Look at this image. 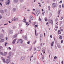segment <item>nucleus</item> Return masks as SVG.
<instances>
[{
  "label": "nucleus",
  "mask_w": 64,
  "mask_h": 64,
  "mask_svg": "<svg viewBox=\"0 0 64 64\" xmlns=\"http://www.w3.org/2000/svg\"><path fill=\"white\" fill-rule=\"evenodd\" d=\"M40 47L38 48H37V50L38 51H39L40 50Z\"/></svg>",
  "instance_id": "nucleus-9"
},
{
  "label": "nucleus",
  "mask_w": 64,
  "mask_h": 64,
  "mask_svg": "<svg viewBox=\"0 0 64 64\" xmlns=\"http://www.w3.org/2000/svg\"><path fill=\"white\" fill-rule=\"evenodd\" d=\"M0 5H1V6H2V2H1V3H0Z\"/></svg>",
  "instance_id": "nucleus-54"
},
{
  "label": "nucleus",
  "mask_w": 64,
  "mask_h": 64,
  "mask_svg": "<svg viewBox=\"0 0 64 64\" xmlns=\"http://www.w3.org/2000/svg\"><path fill=\"white\" fill-rule=\"evenodd\" d=\"M2 58L4 62V63H5V60L4 59V58L2 57Z\"/></svg>",
  "instance_id": "nucleus-7"
},
{
  "label": "nucleus",
  "mask_w": 64,
  "mask_h": 64,
  "mask_svg": "<svg viewBox=\"0 0 64 64\" xmlns=\"http://www.w3.org/2000/svg\"><path fill=\"white\" fill-rule=\"evenodd\" d=\"M60 39H62V36H61L60 37Z\"/></svg>",
  "instance_id": "nucleus-27"
},
{
  "label": "nucleus",
  "mask_w": 64,
  "mask_h": 64,
  "mask_svg": "<svg viewBox=\"0 0 64 64\" xmlns=\"http://www.w3.org/2000/svg\"><path fill=\"white\" fill-rule=\"evenodd\" d=\"M45 13V11H43V13L42 14V15L43 16H44V13Z\"/></svg>",
  "instance_id": "nucleus-17"
},
{
  "label": "nucleus",
  "mask_w": 64,
  "mask_h": 64,
  "mask_svg": "<svg viewBox=\"0 0 64 64\" xmlns=\"http://www.w3.org/2000/svg\"><path fill=\"white\" fill-rule=\"evenodd\" d=\"M24 21H26V20H25L24 19H25V18H24Z\"/></svg>",
  "instance_id": "nucleus-49"
},
{
  "label": "nucleus",
  "mask_w": 64,
  "mask_h": 64,
  "mask_svg": "<svg viewBox=\"0 0 64 64\" xmlns=\"http://www.w3.org/2000/svg\"><path fill=\"white\" fill-rule=\"evenodd\" d=\"M10 0H8V1L6 3V5H9L10 4Z\"/></svg>",
  "instance_id": "nucleus-2"
},
{
  "label": "nucleus",
  "mask_w": 64,
  "mask_h": 64,
  "mask_svg": "<svg viewBox=\"0 0 64 64\" xmlns=\"http://www.w3.org/2000/svg\"><path fill=\"white\" fill-rule=\"evenodd\" d=\"M48 8H50V6H49L48 7Z\"/></svg>",
  "instance_id": "nucleus-59"
},
{
  "label": "nucleus",
  "mask_w": 64,
  "mask_h": 64,
  "mask_svg": "<svg viewBox=\"0 0 64 64\" xmlns=\"http://www.w3.org/2000/svg\"><path fill=\"white\" fill-rule=\"evenodd\" d=\"M39 20L40 21H42V20H41V18H39Z\"/></svg>",
  "instance_id": "nucleus-31"
},
{
  "label": "nucleus",
  "mask_w": 64,
  "mask_h": 64,
  "mask_svg": "<svg viewBox=\"0 0 64 64\" xmlns=\"http://www.w3.org/2000/svg\"><path fill=\"white\" fill-rule=\"evenodd\" d=\"M4 35L3 34L0 35V39H2L3 38Z\"/></svg>",
  "instance_id": "nucleus-3"
},
{
  "label": "nucleus",
  "mask_w": 64,
  "mask_h": 64,
  "mask_svg": "<svg viewBox=\"0 0 64 64\" xmlns=\"http://www.w3.org/2000/svg\"><path fill=\"white\" fill-rule=\"evenodd\" d=\"M17 34L15 35V36H14V38H16V37H17Z\"/></svg>",
  "instance_id": "nucleus-29"
},
{
  "label": "nucleus",
  "mask_w": 64,
  "mask_h": 64,
  "mask_svg": "<svg viewBox=\"0 0 64 64\" xmlns=\"http://www.w3.org/2000/svg\"><path fill=\"white\" fill-rule=\"evenodd\" d=\"M56 58H57V57L56 56H55L54 58V59H56Z\"/></svg>",
  "instance_id": "nucleus-42"
},
{
  "label": "nucleus",
  "mask_w": 64,
  "mask_h": 64,
  "mask_svg": "<svg viewBox=\"0 0 64 64\" xmlns=\"http://www.w3.org/2000/svg\"><path fill=\"white\" fill-rule=\"evenodd\" d=\"M45 21L47 22V21H48V19H47V18H45Z\"/></svg>",
  "instance_id": "nucleus-19"
},
{
  "label": "nucleus",
  "mask_w": 64,
  "mask_h": 64,
  "mask_svg": "<svg viewBox=\"0 0 64 64\" xmlns=\"http://www.w3.org/2000/svg\"><path fill=\"white\" fill-rule=\"evenodd\" d=\"M7 42H6L5 44V46H7Z\"/></svg>",
  "instance_id": "nucleus-33"
},
{
  "label": "nucleus",
  "mask_w": 64,
  "mask_h": 64,
  "mask_svg": "<svg viewBox=\"0 0 64 64\" xmlns=\"http://www.w3.org/2000/svg\"><path fill=\"white\" fill-rule=\"evenodd\" d=\"M62 8H64V4H62Z\"/></svg>",
  "instance_id": "nucleus-51"
},
{
  "label": "nucleus",
  "mask_w": 64,
  "mask_h": 64,
  "mask_svg": "<svg viewBox=\"0 0 64 64\" xmlns=\"http://www.w3.org/2000/svg\"><path fill=\"white\" fill-rule=\"evenodd\" d=\"M32 13L33 14H34V15H36L35 14V13H34V12H32Z\"/></svg>",
  "instance_id": "nucleus-41"
},
{
  "label": "nucleus",
  "mask_w": 64,
  "mask_h": 64,
  "mask_svg": "<svg viewBox=\"0 0 64 64\" xmlns=\"http://www.w3.org/2000/svg\"><path fill=\"white\" fill-rule=\"evenodd\" d=\"M7 53L6 52H4V56H6V55H7Z\"/></svg>",
  "instance_id": "nucleus-14"
},
{
  "label": "nucleus",
  "mask_w": 64,
  "mask_h": 64,
  "mask_svg": "<svg viewBox=\"0 0 64 64\" xmlns=\"http://www.w3.org/2000/svg\"><path fill=\"white\" fill-rule=\"evenodd\" d=\"M37 25H36L35 26V28H36V27H37Z\"/></svg>",
  "instance_id": "nucleus-35"
},
{
  "label": "nucleus",
  "mask_w": 64,
  "mask_h": 64,
  "mask_svg": "<svg viewBox=\"0 0 64 64\" xmlns=\"http://www.w3.org/2000/svg\"><path fill=\"white\" fill-rule=\"evenodd\" d=\"M45 50H42V52L43 53H45Z\"/></svg>",
  "instance_id": "nucleus-26"
},
{
  "label": "nucleus",
  "mask_w": 64,
  "mask_h": 64,
  "mask_svg": "<svg viewBox=\"0 0 64 64\" xmlns=\"http://www.w3.org/2000/svg\"><path fill=\"white\" fill-rule=\"evenodd\" d=\"M29 22H30V23H31V20H30L29 21Z\"/></svg>",
  "instance_id": "nucleus-62"
},
{
  "label": "nucleus",
  "mask_w": 64,
  "mask_h": 64,
  "mask_svg": "<svg viewBox=\"0 0 64 64\" xmlns=\"http://www.w3.org/2000/svg\"><path fill=\"white\" fill-rule=\"evenodd\" d=\"M23 58H22L21 59V61H22V60H23Z\"/></svg>",
  "instance_id": "nucleus-53"
},
{
  "label": "nucleus",
  "mask_w": 64,
  "mask_h": 64,
  "mask_svg": "<svg viewBox=\"0 0 64 64\" xmlns=\"http://www.w3.org/2000/svg\"><path fill=\"white\" fill-rule=\"evenodd\" d=\"M7 58H9V59H10V56H7Z\"/></svg>",
  "instance_id": "nucleus-32"
},
{
  "label": "nucleus",
  "mask_w": 64,
  "mask_h": 64,
  "mask_svg": "<svg viewBox=\"0 0 64 64\" xmlns=\"http://www.w3.org/2000/svg\"><path fill=\"white\" fill-rule=\"evenodd\" d=\"M2 32H4V30H2Z\"/></svg>",
  "instance_id": "nucleus-58"
},
{
  "label": "nucleus",
  "mask_w": 64,
  "mask_h": 64,
  "mask_svg": "<svg viewBox=\"0 0 64 64\" xmlns=\"http://www.w3.org/2000/svg\"><path fill=\"white\" fill-rule=\"evenodd\" d=\"M39 14H40V12H36V14H37V15H39Z\"/></svg>",
  "instance_id": "nucleus-20"
},
{
  "label": "nucleus",
  "mask_w": 64,
  "mask_h": 64,
  "mask_svg": "<svg viewBox=\"0 0 64 64\" xmlns=\"http://www.w3.org/2000/svg\"><path fill=\"white\" fill-rule=\"evenodd\" d=\"M39 6H40V7H41V6H41V4H40Z\"/></svg>",
  "instance_id": "nucleus-60"
},
{
  "label": "nucleus",
  "mask_w": 64,
  "mask_h": 64,
  "mask_svg": "<svg viewBox=\"0 0 64 64\" xmlns=\"http://www.w3.org/2000/svg\"><path fill=\"white\" fill-rule=\"evenodd\" d=\"M62 1H61L60 2V3L61 4L62 3Z\"/></svg>",
  "instance_id": "nucleus-43"
},
{
  "label": "nucleus",
  "mask_w": 64,
  "mask_h": 64,
  "mask_svg": "<svg viewBox=\"0 0 64 64\" xmlns=\"http://www.w3.org/2000/svg\"><path fill=\"white\" fill-rule=\"evenodd\" d=\"M54 44V42H53L52 43V44L51 46H53L54 45V44Z\"/></svg>",
  "instance_id": "nucleus-15"
},
{
  "label": "nucleus",
  "mask_w": 64,
  "mask_h": 64,
  "mask_svg": "<svg viewBox=\"0 0 64 64\" xmlns=\"http://www.w3.org/2000/svg\"><path fill=\"white\" fill-rule=\"evenodd\" d=\"M16 40L17 39H15L13 41V42H12V44H15V42H16Z\"/></svg>",
  "instance_id": "nucleus-5"
},
{
  "label": "nucleus",
  "mask_w": 64,
  "mask_h": 64,
  "mask_svg": "<svg viewBox=\"0 0 64 64\" xmlns=\"http://www.w3.org/2000/svg\"><path fill=\"white\" fill-rule=\"evenodd\" d=\"M30 18L31 20H33V17L32 16H30Z\"/></svg>",
  "instance_id": "nucleus-8"
},
{
  "label": "nucleus",
  "mask_w": 64,
  "mask_h": 64,
  "mask_svg": "<svg viewBox=\"0 0 64 64\" xmlns=\"http://www.w3.org/2000/svg\"><path fill=\"white\" fill-rule=\"evenodd\" d=\"M10 59H8L6 61V63L7 64H8L10 62Z\"/></svg>",
  "instance_id": "nucleus-1"
},
{
  "label": "nucleus",
  "mask_w": 64,
  "mask_h": 64,
  "mask_svg": "<svg viewBox=\"0 0 64 64\" xmlns=\"http://www.w3.org/2000/svg\"><path fill=\"white\" fill-rule=\"evenodd\" d=\"M6 11H7V9H6L5 10V11L6 12Z\"/></svg>",
  "instance_id": "nucleus-39"
},
{
  "label": "nucleus",
  "mask_w": 64,
  "mask_h": 64,
  "mask_svg": "<svg viewBox=\"0 0 64 64\" xmlns=\"http://www.w3.org/2000/svg\"><path fill=\"white\" fill-rule=\"evenodd\" d=\"M1 12L2 13V14H3L4 13V11L3 10H1Z\"/></svg>",
  "instance_id": "nucleus-16"
},
{
  "label": "nucleus",
  "mask_w": 64,
  "mask_h": 64,
  "mask_svg": "<svg viewBox=\"0 0 64 64\" xmlns=\"http://www.w3.org/2000/svg\"><path fill=\"white\" fill-rule=\"evenodd\" d=\"M30 42L28 41V42L27 43L28 44H30Z\"/></svg>",
  "instance_id": "nucleus-30"
},
{
  "label": "nucleus",
  "mask_w": 64,
  "mask_h": 64,
  "mask_svg": "<svg viewBox=\"0 0 64 64\" xmlns=\"http://www.w3.org/2000/svg\"><path fill=\"white\" fill-rule=\"evenodd\" d=\"M2 48V47L0 46V49Z\"/></svg>",
  "instance_id": "nucleus-56"
},
{
  "label": "nucleus",
  "mask_w": 64,
  "mask_h": 64,
  "mask_svg": "<svg viewBox=\"0 0 64 64\" xmlns=\"http://www.w3.org/2000/svg\"><path fill=\"white\" fill-rule=\"evenodd\" d=\"M8 49H10V50H11V48H10V47H9Z\"/></svg>",
  "instance_id": "nucleus-40"
},
{
  "label": "nucleus",
  "mask_w": 64,
  "mask_h": 64,
  "mask_svg": "<svg viewBox=\"0 0 64 64\" xmlns=\"http://www.w3.org/2000/svg\"><path fill=\"white\" fill-rule=\"evenodd\" d=\"M18 42H20V43H22L23 42V40H22L21 39L20 40H18Z\"/></svg>",
  "instance_id": "nucleus-6"
},
{
  "label": "nucleus",
  "mask_w": 64,
  "mask_h": 64,
  "mask_svg": "<svg viewBox=\"0 0 64 64\" xmlns=\"http://www.w3.org/2000/svg\"><path fill=\"white\" fill-rule=\"evenodd\" d=\"M16 11V8H14L13 10V11Z\"/></svg>",
  "instance_id": "nucleus-25"
},
{
  "label": "nucleus",
  "mask_w": 64,
  "mask_h": 64,
  "mask_svg": "<svg viewBox=\"0 0 64 64\" xmlns=\"http://www.w3.org/2000/svg\"><path fill=\"white\" fill-rule=\"evenodd\" d=\"M48 22H49V23H50L52 24H53V22L52 20H48Z\"/></svg>",
  "instance_id": "nucleus-4"
},
{
  "label": "nucleus",
  "mask_w": 64,
  "mask_h": 64,
  "mask_svg": "<svg viewBox=\"0 0 64 64\" xmlns=\"http://www.w3.org/2000/svg\"><path fill=\"white\" fill-rule=\"evenodd\" d=\"M50 38H52V36H50Z\"/></svg>",
  "instance_id": "nucleus-52"
},
{
  "label": "nucleus",
  "mask_w": 64,
  "mask_h": 64,
  "mask_svg": "<svg viewBox=\"0 0 64 64\" xmlns=\"http://www.w3.org/2000/svg\"><path fill=\"white\" fill-rule=\"evenodd\" d=\"M61 18H62L60 19L61 20H62V19H64V18L63 17H62Z\"/></svg>",
  "instance_id": "nucleus-23"
},
{
  "label": "nucleus",
  "mask_w": 64,
  "mask_h": 64,
  "mask_svg": "<svg viewBox=\"0 0 64 64\" xmlns=\"http://www.w3.org/2000/svg\"><path fill=\"white\" fill-rule=\"evenodd\" d=\"M18 0H14V1L15 3H17V2H18Z\"/></svg>",
  "instance_id": "nucleus-11"
},
{
  "label": "nucleus",
  "mask_w": 64,
  "mask_h": 64,
  "mask_svg": "<svg viewBox=\"0 0 64 64\" xmlns=\"http://www.w3.org/2000/svg\"><path fill=\"white\" fill-rule=\"evenodd\" d=\"M62 64H63V61L62 62Z\"/></svg>",
  "instance_id": "nucleus-55"
},
{
  "label": "nucleus",
  "mask_w": 64,
  "mask_h": 64,
  "mask_svg": "<svg viewBox=\"0 0 64 64\" xmlns=\"http://www.w3.org/2000/svg\"><path fill=\"white\" fill-rule=\"evenodd\" d=\"M34 51H36V48H34Z\"/></svg>",
  "instance_id": "nucleus-38"
},
{
  "label": "nucleus",
  "mask_w": 64,
  "mask_h": 64,
  "mask_svg": "<svg viewBox=\"0 0 64 64\" xmlns=\"http://www.w3.org/2000/svg\"><path fill=\"white\" fill-rule=\"evenodd\" d=\"M59 7L60 8H61V5H60L59 6Z\"/></svg>",
  "instance_id": "nucleus-44"
},
{
  "label": "nucleus",
  "mask_w": 64,
  "mask_h": 64,
  "mask_svg": "<svg viewBox=\"0 0 64 64\" xmlns=\"http://www.w3.org/2000/svg\"><path fill=\"white\" fill-rule=\"evenodd\" d=\"M42 59L43 60L44 59V57H43L42 58Z\"/></svg>",
  "instance_id": "nucleus-48"
},
{
  "label": "nucleus",
  "mask_w": 64,
  "mask_h": 64,
  "mask_svg": "<svg viewBox=\"0 0 64 64\" xmlns=\"http://www.w3.org/2000/svg\"><path fill=\"white\" fill-rule=\"evenodd\" d=\"M49 24V23L47 22L46 24V25H48Z\"/></svg>",
  "instance_id": "nucleus-45"
},
{
  "label": "nucleus",
  "mask_w": 64,
  "mask_h": 64,
  "mask_svg": "<svg viewBox=\"0 0 64 64\" xmlns=\"http://www.w3.org/2000/svg\"><path fill=\"white\" fill-rule=\"evenodd\" d=\"M60 12H61V10H60V11L59 12H58V14H60Z\"/></svg>",
  "instance_id": "nucleus-34"
},
{
  "label": "nucleus",
  "mask_w": 64,
  "mask_h": 64,
  "mask_svg": "<svg viewBox=\"0 0 64 64\" xmlns=\"http://www.w3.org/2000/svg\"><path fill=\"white\" fill-rule=\"evenodd\" d=\"M58 33H59L58 34V35H60V34H61V32L60 31V30H58Z\"/></svg>",
  "instance_id": "nucleus-13"
},
{
  "label": "nucleus",
  "mask_w": 64,
  "mask_h": 64,
  "mask_svg": "<svg viewBox=\"0 0 64 64\" xmlns=\"http://www.w3.org/2000/svg\"><path fill=\"white\" fill-rule=\"evenodd\" d=\"M63 40H62L61 41V43H63Z\"/></svg>",
  "instance_id": "nucleus-47"
},
{
  "label": "nucleus",
  "mask_w": 64,
  "mask_h": 64,
  "mask_svg": "<svg viewBox=\"0 0 64 64\" xmlns=\"http://www.w3.org/2000/svg\"><path fill=\"white\" fill-rule=\"evenodd\" d=\"M9 56H11L12 55V52H10L9 53Z\"/></svg>",
  "instance_id": "nucleus-10"
},
{
  "label": "nucleus",
  "mask_w": 64,
  "mask_h": 64,
  "mask_svg": "<svg viewBox=\"0 0 64 64\" xmlns=\"http://www.w3.org/2000/svg\"><path fill=\"white\" fill-rule=\"evenodd\" d=\"M60 31L61 32H63V29H61Z\"/></svg>",
  "instance_id": "nucleus-37"
},
{
  "label": "nucleus",
  "mask_w": 64,
  "mask_h": 64,
  "mask_svg": "<svg viewBox=\"0 0 64 64\" xmlns=\"http://www.w3.org/2000/svg\"><path fill=\"white\" fill-rule=\"evenodd\" d=\"M28 23L26 24V25H28Z\"/></svg>",
  "instance_id": "nucleus-63"
},
{
  "label": "nucleus",
  "mask_w": 64,
  "mask_h": 64,
  "mask_svg": "<svg viewBox=\"0 0 64 64\" xmlns=\"http://www.w3.org/2000/svg\"><path fill=\"white\" fill-rule=\"evenodd\" d=\"M2 18V16L1 15H0V19Z\"/></svg>",
  "instance_id": "nucleus-24"
},
{
  "label": "nucleus",
  "mask_w": 64,
  "mask_h": 64,
  "mask_svg": "<svg viewBox=\"0 0 64 64\" xmlns=\"http://www.w3.org/2000/svg\"><path fill=\"white\" fill-rule=\"evenodd\" d=\"M4 42V40L3 39L1 41H0V42L1 43H2V42Z\"/></svg>",
  "instance_id": "nucleus-12"
},
{
  "label": "nucleus",
  "mask_w": 64,
  "mask_h": 64,
  "mask_svg": "<svg viewBox=\"0 0 64 64\" xmlns=\"http://www.w3.org/2000/svg\"><path fill=\"white\" fill-rule=\"evenodd\" d=\"M55 6L56 7H57L58 6V4H55Z\"/></svg>",
  "instance_id": "nucleus-28"
},
{
  "label": "nucleus",
  "mask_w": 64,
  "mask_h": 64,
  "mask_svg": "<svg viewBox=\"0 0 64 64\" xmlns=\"http://www.w3.org/2000/svg\"><path fill=\"white\" fill-rule=\"evenodd\" d=\"M52 5H54L53 6V8H54L55 7H56L55 5V3H54V4H52Z\"/></svg>",
  "instance_id": "nucleus-18"
},
{
  "label": "nucleus",
  "mask_w": 64,
  "mask_h": 64,
  "mask_svg": "<svg viewBox=\"0 0 64 64\" xmlns=\"http://www.w3.org/2000/svg\"><path fill=\"white\" fill-rule=\"evenodd\" d=\"M6 40H8V38L7 37H6Z\"/></svg>",
  "instance_id": "nucleus-36"
},
{
  "label": "nucleus",
  "mask_w": 64,
  "mask_h": 64,
  "mask_svg": "<svg viewBox=\"0 0 64 64\" xmlns=\"http://www.w3.org/2000/svg\"><path fill=\"white\" fill-rule=\"evenodd\" d=\"M60 24H62V21H60Z\"/></svg>",
  "instance_id": "nucleus-50"
},
{
  "label": "nucleus",
  "mask_w": 64,
  "mask_h": 64,
  "mask_svg": "<svg viewBox=\"0 0 64 64\" xmlns=\"http://www.w3.org/2000/svg\"><path fill=\"white\" fill-rule=\"evenodd\" d=\"M8 24H4V26H5L6 25H8Z\"/></svg>",
  "instance_id": "nucleus-57"
},
{
  "label": "nucleus",
  "mask_w": 64,
  "mask_h": 64,
  "mask_svg": "<svg viewBox=\"0 0 64 64\" xmlns=\"http://www.w3.org/2000/svg\"><path fill=\"white\" fill-rule=\"evenodd\" d=\"M0 54H1V55H3V53L2 52H1L0 53Z\"/></svg>",
  "instance_id": "nucleus-22"
},
{
  "label": "nucleus",
  "mask_w": 64,
  "mask_h": 64,
  "mask_svg": "<svg viewBox=\"0 0 64 64\" xmlns=\"http://www.w3.org/2000/svg\"><path fill=\"white\" fill-rule=\"evenodd\" d=\"M28 12H30V10H28Z\"/></svg>",
  "instance_id": "nucleus-61"
},
{
  "label": "nucleus",
  "mask_w": 64,
  "mask_h": 64,
  "mask_svg": "<svg viewBox=\"0 0 64 64\" xmlns=\"http://www.w3.org/2000/svg\"><path fill=\"white\" fill-rule=\"evenodd\" d=\"M36 33H37V32L36 31V30L35 29V33L36 36L37 35V34H36Z\"/></svg>",
  "instance_id": "nucleus-21"
},
{
  "label": "nucleus",
  "mask_w": 64,
  "mask_h": 64,
  "mask_svg": "<svg viewBox=\"0 0 64 64\" xmlns=\"http://www.w3.org/2000/svg\"><path fill=\"white\" fill-rule=\"evenodd\" d=\"M36 53V52H34V54H35V53Z\"/></svg>",
  "instance_id": "nucleus-64"
},
{
  "label": "nucleus",
  "mask_w": 64,
  "mask_h": 64,
  "mask_svg": "<svg viewBox=\"0 0 64 64\" xmlns=\"http://www.w3.org/2000/svg\"><path fill=\"white\" fill-rule=\"evenodd\" d=\"M0 1H1V2H3L4 0H0Z\"/></svg>",
  "instance_id": "nucleus-46"
}]
</instances>
